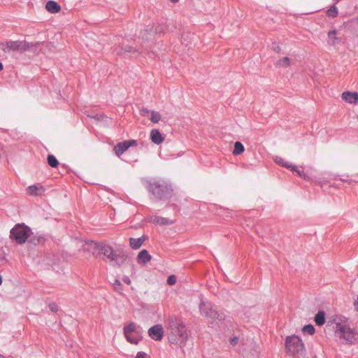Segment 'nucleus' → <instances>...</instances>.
<instances>
[{
	"instance_id": "6",
	"label": "nucleus",
	"mask_w": 358,
	"mask_h": 358,
	"mask_svg": "<svg viewBox=\"0 0 358 358\" xmlns=\"http://www.w3.org/2000/svg\"><path fill=\"white\" fill-rule=\"evenodd\" d=\"M285 348L292 355L302 354L305 351L304 344L301 339L295 335L286 338Z\"/></svg>"
},
{
	"instance_id": "8",
	"label": "nucleus",
	"mask_w": 358,
	"mask_h": 358,
	"mask_svg": "<svg viewBox=\"0 0 358 358\" xmlns=\"http://www.w3.org/2000/svg\"><path fill=\"white\" fill-rule=\"evenodd\" d=\"M30 45L26 41H9L0 42V49L4 52L10 51L25 52L29 50Z\"/></svg>"
},
{
	"instance_id": "40",
	"label": "nucleus",
	"mask_w": 358,
	"mask_h": 358,
	"mask_svg": "<svg viewBox=\"0 0 358 358\" xmlns=\"http://www.w3.org/2000/svg\"><path fill=\"white\" fill-rule=\"evenodd\" d=\"M273 48H274V50H275V52H280V47H279V46L274 47Z\"/></svg>"
},
{
	"instance_id": "17",
	"label": "nucleus",
	"mask_w": 358,
	"mask_h": 358,
	"mask_svg": "<svg viewBox=\"0 0 358 358\" xmlns=\"http://www.w3.org/2000/svg\"><path fill=\"white\" fill-rule=\"evenodd\" d=\"M45 8L51 13H57L61 10V6L55 1H48L46 3Z\"/></svg>"
},
{
	"instance_id": "44",
	"label": "nucleus",
	"mask_w": 358,
	"mask_h": 358,
	"mask_svg": "<svg viewBox=\"0 0 358 358\" xmlns=\"http://www.w3.org/2000/svg\"><path fill=\"white\" fill-rule=\"evenodd\" d=\"M0 358H6V357H4L3 355H1L0 354Z\"/></svg>"
},
{
	"instance_id": "21",
	"label": "nucleus",
	"mask_w": 358,
	"mask_h": 358,
	"mask_svg": "<svg viewBox=\"0 0 358 358\" xmlns=\"http://www.w3.org/2000/svg\"><path fill=\"white\" fill-rule=\"evenodd\" d=\"M274 161L277 164L284 166L287 169H290V168H292V164L286 162L284 159H282L280 157H275Z\"/></svg>"
},
{
	"instance_id": "7",
	"label": "nucleus",
	"mask_w": 358,
	"mask_h": 358,
	"mask_svg": "<svg viewBox=\"0 0 358 358\" xmlns=\"http://www.w3.org/2000/svg\"><path fill=\"white\" fill-rule=\"evenodd\" d=\"M31 233V229L22 224L15 225L10 231V238L19 244L25 243Z\"/></svg>"
},
{
	"instance_id": "5",
	"label": "nucleus",
	"mask_w": 358,
	"mask_h": 358,
	"mask_svg": "<svg viewBox=\"0 0 358 358\" xmlns=\"http://www.w3.org/2000/svg\"><path fill=\"white\" fill-rule=\"evenodd\" d=\"M199 310L201 315L212 319L213 320L222 321L225 318L224 313H219L210 302L205 301L203 299H201Z\"/></svg>"
},
{
	"instance_id": "25",
	"label": "nucleus",
	"mask_w": 358,
	"mask_h": 358,
	"mask_svg": "<svg viewBox=\"0 0 358 358\" xmlns=\"http://www.w3.org/2000/svg\"><path fill=\"white\" fill-rule=\"evenodd\" d=\"M150 120L152 122L157 123L161 120V115L159 113L155 111V110H150Z\"/></svg>"
},
{
	"instance_id": "20",
	"label": "nucleus",
	"mask_w": 358,
	"mask_h": 358,
	"mask_svg": "<svg viewBox=\"0 0 358 358\" xmlns=\"http://www.w3.org/2000/svg\"><path fill=\"white\" fill-rule=\"evenodd\" d=\"M315 322L317 325L322 326L325 323V313L324 311H319L315 317Z\"/></svg>"
},
{
	"instance_id": "29",
	"label": "nucleus",
	"mask_w": 358,
	"mask_h": 358,
	"mask_svg": "<svg viewBox=\"0 0 358 358\" xmlns=\"http://www.w3.org/2000/svg\"><path fill=\"white\" fill-rule=\"evenodd\" d=\"M327 15L330 17H335L338 15V8L336 6H333L327 10Z\"/></svg>"
},
{
	"instance_id": "26",
	"label": "nucleus",
	"mask_w": 358,
	"mask_h": 358,
	"mask_svg": "<svg viewBox=\"0 0 358 358\" xmlns=\"http://www.w3.org/2000/svg\"><path fill=\"white\" fill-rule=\"evenodd\" d=\"M48 163L52 168L57 167L59 164L57 159L52 155H49L48 156Z\"/></svg>"
},
{
	"instance_id": "16",
	"label": "nucleus",
	"mask_w": 358,
	"mask_h": 358,
	"mask_svg": "<svg viewBox=\"0 0 358 358\" xmlns=\"http://www.w3.org/2000/svg\"><path fill=\"white\" fill-rule=\"evenodd\" d=\"M115 52L118 55H125L128 53H132L135 56L137 55V50L129 45H125L124 47H117L115 48Z\"/></svg>"
},
{
	"instance_id": "27",
	"label": "nucleus",
	"mask_w": 358,
	"mask_h": 358,
	"mask_svg": "<svg viewBox=\"0 0 358 358\" xmlns=\"http://www.w3.org/2000/svg\"><path fill=\"white\" fill-rule=\"evenodd\" d=\"M277 64L279 66L287 67L290 65V59L287 57H285L282 59H279Z\"/></svg>"
},
{
	"instance_id": "41",
	"label": "nucleus",
	"mask_w": 358,
	"mask_h": 358,
	"mask_svg": "<svg viewBox=\"0 0 358 358\" xmlns=\"http://www.w3.org/2000/svg\"><path fill=\"white\" fill-rule=\"evenodd\" d=\"M3 69V64L0 62V71Z\"/></svg>"
},
{
	"instance_id": "3",
	"label": "nucleus",
	"mask_w": 358,
	"mask_h": 358,
	"mask_svg": "<svg viewBox=\"0 0 358 358\" xmlns=\"http://www.w3.org/2000/svg\"><path fill=\"white\" fill-rule=\"evenodd\" d=\"M169 341L171 343L178 344L180 347H183L188 338L185 325L177 320H171L169 323Z\"/></svg>"
},
{
	"instance_id": "42",
	"label": "nucleus",
	"mask_w": 358,
	"mask_h": 358,
	"mask_svg": "<svg viewBox=\"0 0 358 358\" xmlns=\"http://www.w3.org/2000/svg\"><path fill=\"white\" fill-rule=\"evenodd\" d=\"M171 2L173 3H176V2H178L179 0H170Z\"/></svg>"
},
{
	"instance_id": "28",
	"label": "nucleus",
	"mask_w": 358,
	"mask_h": 358,
	"mask_svg": "<svg viewBox=\"0 0 358 358\" xmlns=\"http://www.w3.org/2000/svg\"><path fill=\"white\" fill-rule=\"evenodd\" d=\"M302 330L303 333H307L309 335H313L315 333V328L312 324L305 325Z\"/></svg>"
},
{
	"instance_id": "35",
	"label": "nucleus",
	"mask_w": 358,
	"mask_h": 358,
	"mask_svg": "<svg viewBox=\"0 0 358 358\" xmlns=\"http://www.w3.org/2000/svg\"><path fill=\"white\" fill-rule=\"evenodd\" d=\"M125 142L128 146V148L137 144V141L136 140L125 141Z\"/></svg>"
},
{
	"instance_id": "24",
	"label": "nucleus",
	"mask_w": 358,
	"mask_h": 358,
	"mask_svg": "<svg viewBox=\"0 0 358 358\" xmlns=\"http://www.w3.org/2000/svg\"><path fill=\"white\" fill-rule=\"evenodd\" d=\"M153 222L160 225H168L171 222L167 218L156 216L153 218Z\"/></svg>"
},
{
	"instance_id": "46",
	"label": "nucleus",
	"mask_w": 358,
	"mask_h": 358,
	"mask_svg": "<svg viewBox=\"0 0 358 358\" xmlns=\"http://www.w3.org/2000/svg\"><path fill=\"white\" fill-rule=\"evenodd\" d=\"M357 117H358V115H357Z\"/></svg>"
},
{
	"instance_id": "18",
	"label": "nucleus",
	"mask_w": 358,
	"mask_h": 358,
	"mask_svg": "<svg viewBox=\"0 0 358 358\" xmlns=\"http://www.w3.org/2000/svg\"><path fill=\"white\" fill-rule=\"evenodd\" d=\"M337 34V31L336 29H332L329 31L327 34L329 38V43L331 45H336L340 43L341 38L336 36Z\"/></svg>"
},
{
	"instance_id": "13",
	"label": "nucleus",
	"mask_w": 358,
	"mask_h": 358,
	"mask_svg": "<svg viewBox=\"0 0 358 358\" xmlns=\"http://www.w3.org/2000/svg\"><path fill=\"white\" fill-rule=\"evenodd\" d=\"M148 238L147 236H142L140 238H130L129 245L134 250L139 249L143 243Z\"/></svg>"
},
{
	"instance_id": "39",
	"label": "nucleus",
	"mask_w": 358,
	"mask_h": 358,
	"mask_svg": "<svg viewBox=\"0 0 358 358\" xmlns=\"http://www.w3.org/2000/svg\"><path fill=\"white\" fill-rule=\"evenodd\" d=\"M354 306H355V308L356 309V310L358 311V296H357V299L354 302Z\"/></svg>"
},
{
	"instance_id": "14",
	"label": "nucleus",
	"mask_w": 358,
	"mask_h": 358,
	"mask_svg": "<svg viewBox=\"0 0 358 358\" xmlns=\"http://www.w3.org/2000/svg\"><path fill=\"white\" fill-rule=\"evenodd\" d=\"M150 138L152 143L156 145H159L163 143L164 138L162 136L159 131L157 129L151 130L150 134Z\"/></svg>"
},
{
	"instance_id": "15",
	"label": "nucleus",
	"mask_w": 358,
	"mask_h": 358,
	"mask_svg": "<svg viewBox=\"0 0 358 358\" xmlns=\"http://www.w3.org/2000/svg\"><path fill=\"white\" fill-rule=\"evenodd\" d=\"M152 259L151 255L146 250H141L137 256V261L139 264H145Z\"/></svg>"
},
{
	"instance_id": "11",
	"label": "nucleus",
	"mask_w": 358,
	"mask_h": 358,
	"mask_svg": "<svg viewBox=\"0 0 358 358\" xmlns=\"http://www.w3.org/2000/svg\"><path fill=\"white\" fill-rule=\"evenodd\" d=\"M341 98L348 103L358 105V92L346 91L342 93Z\"/></svg>"
},
{
	"instance_id": "2",
	"label": "nucleus",
	"mask_w": 358,
	"mask_h": 358,
	"mask_svg": "<svg viewBox=\"0 0 358 358\" xmlns=\"http://www.w3.org/2000/svg\"><path fill=\"white\" fill-rule=\"evenodd\" d=\"M334 331L336 336L347 344L352 345L358 342V330L351 328L345 317L336 322Z\"/></svg>"
},
{
	"instance_id": "45",
	"label": "nucleus",
	"mask_w": 358,
	"mask_h": 358,
	"mask_svg": "<svg viewBox=\"0 0 358 358\" xmlns=\"http://www.w3.org/2000/svg\"><path fill=\"white\" fill-rule=\"evenodd\" d=\"M341 180L345 181V180L344 178H341Z\"/></svg>"
},
{
	"instance_id": "33",
	"label": "nucleus",
	"mask_w": 358,
	"mask_h": 358,
	"mask_svg": "<svg viewBox=\"0 0 358 358\" xmlns=\"http://www.w3.org/2000/svg\"><path fill=\"white\" fill-rule=\"evenodd\" d=\"M49 308L52 312H57L58 310V306L55 303H50Z\"/></svg>"
},
{
	"instance_id": "34",
	"label": "nucleus",
	"mask_w": 358,
	"mask_h": 358,
	"mask_svg": "<svg viewBox=\"0 0 358 358\" xmlns=\"http://www.w3.org/2000/svg\"><path fill=\"white\" fill-rule=\"evenodd\" d=\"M135 358H148V355L144 352H138Z\"/></svg>"
},
{
	"instance_id": "23",
	"label": "nucleus",
	"mask_w": 358,
	"mask_h": 358,
	"mask_svg": "<svg viewBox=\"0 0 358 358\" xmlns=\"http://www.w3.org/2000/svg\"><path fill=\"white\" fill-rule=\"evenodd\" d=\"M244 146L243 145L238 141H236L234 144V149L233 150V154L234 155H238L244 152Z\"/></svg>"
},
{
	"instance_id": "4",
	"label": "nucleus",
	"mask_w": 358,
	"mask_h": 358,
	"mask_svg": "<svg viewBox=\"0 0 358 358\" xmlns=\"http://www.w3.org/2000/svg\"><path fill=\"white\" fill-rule=\"evenodd\" d=\"M145 185L148 190L158 199H164L171 196L172 189L170 185L164 182L160 183L157 180H152L145 181Z\"/></svg>"
},
{
	"instance_id": "12",
	"label": "nucleus",
	"mask_w": 358,
	"mask_h": 358,
	"mask_svg": "<svg viewBox=\"0 0 358 358\" xmlns=\"http://www.w3.org/2000/svg\"><path fill=\"white\" fill-rule=\"evenodd\" d=\"M44 192V187L39 184L30 185L27 188V194L31 196H41Z\"/></svg>"
},
{
	"instance_id": "30",
	"label": "nucleus",
	"mask_w": 358,
	"mask_h": 358,
	"mask_svg": "<svg viewBox=\"0 0 358 358\" xmlns=\"http://www.w3.org/2000/svg\"><path fill=\"white\" fill-rule=\"evenodd\" d=\"M113 287L114 289L118 292H121L122 291V283L119 280H115V282H113Z\"/></svg>"
},
{
	"instance_id": "10",
	"label": "nucleus",
	"mask_w": 358,
	"mask_h": 358,
	"mask_svg": "<svg viewBox=\"0 0 358 358\" xmlns=\"http://www.w3.org/2000/svg\"><path fill=\"white\" fill-rule=\"evenodd\" d=\"M141 328L134 322H130L123 328L124 336H127L129 334H134L136 336H141Z\"/></svg>"
},
{
	"instance_id": "31",
	"label": "nucleus",
	"mask_w": 358,
	"mask_h": 358,
	"mask_svg": "<svg viewBox=\"0 0 358 358\" xmlns=\"http://www.w3.org/2000/svg\"><path fill=\"white\" fill-rule=\"evenodd\" d=\"M290 169L292 171L296 172L300 177L305 178L306 175L304 172L303 171L298 169V168L296 166L292 165V168H290Z\"/></svg>"
},
{
	"instance_id": "43",
	"label": "nucleus",
	"mask_w": 358,
	"mask_h": 358,
	"mask_svg": "<svg viewBox=\"0 0 358 358\" xmlns=\"http://www.w3.org/2000/svg\"><path fill=\"white\" fill-rule=\"evenodd\" d=\"M1 283H2V278H1V276L0 275V285H1Z\"/></svg>"
},
{
	"instance_id": "32",
	"label": "nucleus",
	"mask_w": 358,
	"mask_h": 358,
	"mask_svg": "<svg viewBox=\"0 0 358 358\" xmlns=\"http://www.w3.org/2000/svg\"><path fill=\"white\" fill-rule=\"evenodd\" d=\"M176 282V278L174 275H170L167 279V283L170 285H173Z\"/></svg>"
},
{
	"instance_id": "22",
	"label": "nucleus",
	"mask_w": 358,
	"mask_h": 358,
	"mask_svg": "<svg viewBox=\"0 0 358 358\" xmlns=\"http://www.w3.org/2000/svg\"><path fill=\"white\" fill-rule=\"evenodd\" d=\"M124 336L128 342L135 345L138 344L141 339V336H136L134 334H129V335Z\"/></svg>"
},
{
	"instance_id": "19",
	"label": "nucleus",
	"mask_w": 358,
	"mask_h": 358,
	"mask_svg": "<svg viewBox=\"0 0 358 358\" xmlns=\"http://www.w3.org/2000/svg\"><path fill=\"white\" fill-rule=\"evenodd\" d=\"M128 149V146L124 141L117 143L113 148V150L115 155L120 157Z\"/></svg>"
},
{
	"instance_id": "37",
	"label": "nucleus",
	"mask_w": 358,
	"mask_h": 358,
	"mask_svg": "<svg viewBox=\"0 0 358 358\" xmlns=\"http://www.w3.org/2000/svg\"><path fill=\"white\" fill-rule=\"evenodd\" d=\"M122 281L124 283L127 284V285H130L131 284V280H130V278L128 276H124L122 278Z\"/></svg>"
},
{
	"instance_id": "38",
	"label": "nucleus",
	"mask_w": 358,
	"mask_h": 358,
	"mask_svg": "<svg viewBox=\"0 0 358 358\" xmlns=\"http://www.w3.org/2000/svg\"><path fill=\"white\" fill-rule=\"evenodd\" d=\"M141 112L142 115H145V113H150V110H148L146 108H143Z\"/></svg>"
},
{
	"instance_id": "1",
	"label": "nucleus",
	"mask_w": 358,
	"mask_h": 358,
	"mask_svg": "<svg viewBox=\"0 0 358 358\" xmlns=\"http://www.w3.org/2000/svg\"><path fill=\"white\" fill-rule=\"evenodd\" d=\"M94 248L104 256L106 261L114 266H120L125 263L127 255L123 250L115 251L112 246L104 243H94Z\"/></svg>"
},
{
	"instance_id": "9",
	"label": "nucleus",
	"mask_w": 358,
	"mask_h": 358,
	"mask_svg": "<svg viewBox=\"0 0 358 358\" xmlns=\"http://www.w3.org/2000/svg\"><path fill=\"white\" fill-rule=\"evenodd\" d=\"M148 335L152 339L155 341H161L164 336V329L162 326L158 324L151 327L148 329Z\"/></svg>"
},
{
	"instance_id": "36",
	"label": "nucleus",
	"mask_w": 358,
	"mask_h": 358,
	"mask_svg": "<svg viewBox=\"0 0 358 358\" xmlns=\"http://www.w3.org/2000/svg\"><path fill=\"white\" fill-rule=\"evenodd\" d=\"M229 341L232 345H236L238 342V338L236 336H234L233 338H230Z\"/></svg>"
}]
</instances>
